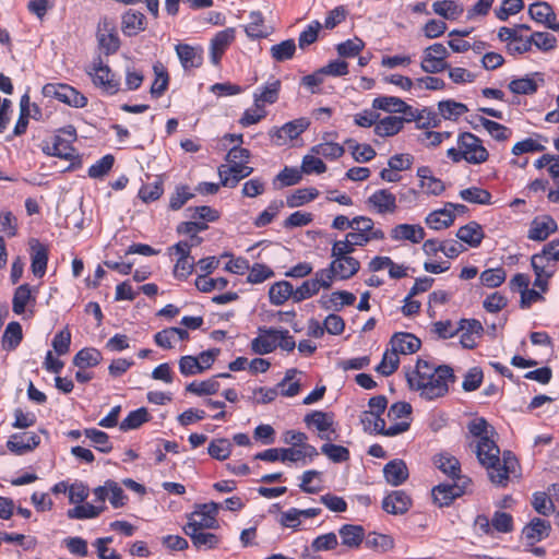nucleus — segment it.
I'll return each instance as SVG.
<instances>
[{
  "instance_id": "72a5a7b5",
  "label": "nucleus",
  "mask_w": 559,
  "mask_h": 559,
  "mask_svg": "<svg viewBox=\"0 0 559 559\" xmlns=\"http://www.w3.org/2000/svg\"><path fill=\"white\" fill-rule=\"evenodd\" d=\"M330 265L336 275V280L341 281L352 278L360 269L359 261L354 257L332 258Z\"/></svg>"
},
{
  "instance_id": "3c124183",
  "label": "nucleus",
  "mask_w": 559,
  "mask_h": 559,
  "mask_svg": "<svg viewBox=\"0 0 559 559\" xmlns=\"http://www.w3.org/2000/svg\"><path fill=\"white\" fill-rule=\"evenodd\" d=\"M250 22L246 25L245 32L252 39L263 38L269 35L264 26V17L260 11H252L249 14Z\"/></svg>"
},
{
  "instance_id": "4c0bfd02",
  "label": "nucleus",
  "mask_w": 559,
  "mask_h": 559,
  "mask_svg": "<svg viewBox=\"0 0 559 559\" xmlns=\"http://www.w3.org/2000/svg\"><path fill=\"white\" fill-rule=\"evenodd\" d=\"M405 122V117L386 116L377 121L374 133L381 138L393 136L403 129Z\"/></svg>"
},
{
  "instance_id": "de8ad7c7",
  "label": "nucleus",
  "mask_w": 559,
  "mask_h": 559,
  "mask_svg": "<svg viewBox=\"0 0 559 559\" xmlns=\"http://www.w3.org/2000/svg\"><path fill=\"white\" fill-rule=\"evenodd\" d=\"M311 153L322 156L329 160H336L342 157L345 153V148L343 145L332 142L324 141L311 147Z\"/></svg>"
},
{
  "instance_id": "864d4df0",
  "label": "nucleus",
  "mask_w": 559,
  "mask_h": 559,
  "mask_svg": "<svg viewBox=\"0 0 559 559\" xmlns=\"http://www.w3.org/2000/svg\"><path fill=\"white\" fill-rule=\"evenodd\" d=\"M456 237L471 247H477L480 243L484 234L481 227L473 222L461 227L456 233Z\"/></svg>"
},
{
  "instance_id": "473e14b6",
  "label": "nucleus",
  "mask_w": 559,
  "mask_h": 559,
  "mask_svg": "<svg viewBox=\"0 0 559 559\" xmlns=\"http://www.w3.org/2000/svg\"><path fill=\"white\" fill-rule=\"evenodd\" d=\"M121 29L126 36L132 37L145 29V16L136 10H128L121 17Z\"/></svg>"
},
{
  "instance_id": "9b49d317",
  "label": "nucleus",
  "mask_w": 559,
  "mask_h": 559,
  "mask_svg": "<svg viewBox=\"0 0 559 559\" xmlns=\"http://www.w3.org/2000/svg\"><path fill=\"white\" fill-rule=\"evenodd\" d=\"M469 481V479H463V483L452 481L437 485L431 491L433 502L439 507L449 506L455 498L465 492Z\"/></svg>"
},
{
  "instance_id": "5fc2aeb1",
  "label": "nucleus",
  "mask_w": 559,
  "mask_h": 559,
  "mask_svg": "<svg viewBox=\"0 0 559 559\" xmlns=\"http://www.w3.org/2000/svg\"><path fill=\"white\" fill-rule=\"evenodd\" d=\"M352 153L353 158L358 163H367L374 158L376 151L370 144H360L355 140L348 139L345 142Z\"/></svg>"
},
{
  "instance_id": "79ce46f5",
  "label": "nucleus",
  "mask_w": 559,
  "mask_h": 559,
  "mask_svg": "<svg viewBox=\"0 0 559 559\" xmlns=\"http://www.w3.org/2000/svg\"><path fill=\"white\" fill-rule=\"evenodd\" d=\"M106 510L105 504L79 503L67 511V516L71 520L95 519Z\"/></svg>"
},
{
  "instance_id": "ddd939ff",
  "label": "nucleus",
  "mask_w": 559,
  "mask_h": 559,
  "mask_svg": "<svg viewBox=\"0 0 559 559\" xmlns=\"http://www.w3.org/2000/svg\"><path fill=\"white\" fill-rule=\"evenodd\" d=\"M97 39L100 48L104 49L107 55L115 53L120 47V39L116 26L112 21L106 17L98 23Z\"/></svg>"
},
{
  "instance_id": "a878e982",
  "label": "nucleus",
  "mask_w": 559,
  "mask_h": 559,
  "mask_svg": "<svg viewBox=\"0 0 559 559\" xmlns=\"http://www.w3.org/2000/svg\"><path fill=\"white\" fill-rule=\"evenodd\" d=\"M277 347V329H259V335L251 341V349L258 355H266Z\"/></svg>"
},
{
  "instance_id": "423d86ee",
  "label": "nucleus",
  "mask_w": 559,
  "mask_h": 559,
  "mask_svg": "<svg viewBox=\"0 0 559 559\" xmlns=\"http://www.w3.org/2000/svg\"><path fill=\"white\" fill-rule=\"evenodd\" d=\"M87 74L92 78L93 84L106 95H115L120 91V80L104 64L100 58L93 61L87 70Z\"/></svg>"
},
{
  "instance_id": "7ed1b4c3",
  "label": "nucleus",
  "mask_w": 559,
  "mask_h": 559,
  "mask_svg": "<svg viewBox=\"0 0 559 559\" xmlns=\"http://www.w3.org/2000/svg\"><path fill=\"white\" fill-rule=\"evenodd\" d=\"M447 156L454 163L464 160L472 165H480L488 160L489 153L478 136L471 132H462L457 136L456 147H450Z\"/></svg>"
},
{
  "instance_id": "b1692460",
  "label": "nucleus",
  "mask_w": 559,
  "mask_h": 559,
  "mask_svg": "<svg viewBox=\"0 0 559 559\" xmlns=\"http://www.w3.org/2000/svg\"><path fill=\"white\" fill-rule=\"evenodd\" d=\"M175 50L185 70L199 68L203 62V49L200 46L178 44Z\"/></svg>"
},
{
  "instance_id": "6ab92c4d",
  "label": "nucleus",
  "mask_w": 559,
  "mask_h": 559,
  "mask_svg": "<svg viewBox=\"0 0 559 559\" xmlns=\"http://www.w3.org/2000/svg\"><path fill=\"white\" fill-rule=\"evenodd\" d=\"M37 289L28 284H22L16 287L12 299V311L22 316L26 313L27 307L34 308L36 305Z\"/></svg>"
},
{
  "instance_id": "c85d7f7f",
  "label": "nucleus",
  "mask_w": 559,
  "mask_h": 559,
  "mask_svg": "<svg viewBox=\"0 0 559 559\" xmlns=\"http://www.w3.org/2000/svg\"><path fill=\"white\" fill-rule=\"evenodd\" d=\"M40 443V438L34 432H24L21 435H14L12 436L8 442L7 447L8 449L17 454L22 455L26 453L27 451L33 450Z\"/></svg>"
},
{
  "instance_id": "bf43d9fd",
  "label": "nucleus",
  "mask_w": 559,
  "mask_h": 559,
  "mask_svg": "<svg viewBox=\"0 0 559 559\" xmlns=\"http://www.w3.org/2000/svg\"><path fill=\"white\" fill-rule=\"evenodd\" d=\"M353 229L367 234L374 240L384 239V233L380 228H374L373 221L367 216L354 217Z\"/></svg>"
},
{
  "instance_id": "2f4dec72",
  "label": "nucleus",
  "mask_w": 559,
  "mask_h": 559,
  "mask_svg": "<svg viewBox=\"0 0 559 559\" xmlns=\"http://www.w3.org/2000/svg\"><path fill=\"white\" fill-rule=\"evenodd\" d=\"M390 345L399 354L409 355L420 348L421 342L412 333L399 332L392 336Z\"/></svg>"
},
{
  "instance_id": "aec40b11",
  "label": "nucleus",
  "mask_w": 559,
  "mask_h": 559,
  "mask_svg": "<svg viewBox=\"0 0 559 559\" xmlns=\"http://www.w3.org/2000/svg\"><path fill=\"white\" fill-rule=\"evenodd\" d=\"M307 128V120L298 119L287 122L278 129H273L270 135L276 145H283L286 141L298 138Z\"/></svg>"
},
{
  "instance_id": "cd10ccee",
  "label": "nucleus",
  "mask_w": 559,
  "mask_h": 559,
  "mask_svg": "<svg viewBox=\"0 0 559 559\" xmlns=\"http://www.w3.org/2000/svg\"><path fill=\"white\" fill-rule=\"evenodd\" d=\"M556 230L557 223L552 217L548 215L539 216L532 221L528 230V238L531 240L543 241Z\"/></svg>"
},
{
  "instance_id": "f704fd0d",
  "label": "nucleus",
  "mask_w": 559,
  "mask_h": 559,
  "mask_svg": "<svg viewBox=\"0 0 559 559\" xmlns=\"http://www.w3.org/2000/svg\"><path fill=\"white\" fill-rule=\"evenodd\" d=\"M543 257H532L531 264L535 273L534 287L543 294L548 288V280L555 273V265L543 264Z\"/></svg>"
},
{
  "instance_id": "39448f33",
  "label": "nucleus",
  "mask_w": 559,
  "mask_h": 559,
  "mask_svg": "<svg viewBox=\"0 0 559 559\" xmlns=\"http://www.w3.org/2000/svg\"><path fill=\"white\" fill-rule=\"evenodd\" d=\"M221 504L217 502L203 503L188 514V522L183 525V530H216L219 527L217 514Z\"/></svg>"
},
{
  "instance_id": "603ef678",
  "label": "nucleus",
  "mask_w": 559,
  "mask_h": 559,
  "mask_svg": "<svg viewBox=\"0 0 559 559\" xmlns=\"http://www.w3.org/2000/svg\"><path fill=\"white\" fill-rule=\"evenodd\" d=\"M433 12L445 20H456L463 13V7L453 0H440L432 4Z\"/></svg>"
},
{
  "instance_id": "052dcab7",
  "label": "nucleus",
  "mask_w": 559,
  "mask_h": 559,
  "mask_svg": "<svg viewBox=\"0 0 559 559\" xmlns=\"http://www.w3.org/2000/svg\"><path fill=\"white\" fill-rule=\"evenodd\" d=\"M399 353L393 349L391 346L390 349H386L382 356L380 364L376 367V370L382 376L392 374L400 365Z\"/></svg>"
},
{
  "instance_id": "c9c22d12",
  "label": "nucleus",
  "mask_w": 559,
  "mask_h": 559,
  "mask_svg": "<svg viewBox=\"0 0 559 559\" xmlns=\"http://www.w3.org/2000/svg\"><path fill=\"white\" fill-rule=\"evenodd\" d=\"M183 533L191 538L192 545L197 549H215L221 543L218 535L204 532V530H183Z\"/></svg>"
},
{
  "instance_id": "412c9836",
  "label": "nucleus",
  "mask_w": 559,
  "mask_h": 559,
  "mask_svg": "<svg viewBox=\"0 0 559 559\" xmlns=\"http://www.w3.org/2000/svg\"><path fill=\"white\" fill-rule=\"evenodd\" d=\"M426 236L425 229L418 224H399L390 231V237L394 241H409L419 243Z\"/></svg>"
},
{
  "instance_id": "ea45409f",
  "label": "nucleus",
  "mask_w": 559,
  "mask_h": 559,
  "mask_svg": "<svg viewBox=\"0 0 559 559\" xmlns=\"http://www.w3.org/2000/svg\"><path fill=\"white\" fill-rule=\"evenodd\" d=\"M476 121L477 122L473 124L474 129H477L479 126L483 127L490 136L497 141H507L512 135V130L499 122L484 117H477Z\"/></svg>"
},
{
  "instance_id": "7c9ffc66",
  "label": "nucleus",
  "mask_w": 559,
  "mask_h": 559,
  "mask_svg": "<svg viewBox=\"0 0 559 559\" xmlns=\"http://www.w3.org/2000/svg\"><path fill=\"white\" fill-rule=\"evenodd\" d=\"M383 475L388 484L391 486H400L408 478V468L403 460H392L383 467Z\"/></svg>"
},
{
  "instance_id": "0e129e2a",
  "label": "nucleus",
  "mask_w": 559,
  "mask_h": 559,
  "mask_svg": "<svg viewBox=\"0 0 559 559\" xmlns=\"http://www.w3.org/2000/svg\"><path fill=\"white\" fill-rule=\"evenodd\" d=\"M231 443L226 438L214 439L207 447V453L215 460L224 461L231 454Z\"/></svg>"
},
{
  "instance_id": "f8f14e48",
  "label": "nucleus",
  "mask_w": 559,
  "mask_h": 559,
  "mask_svg": "<svg viewBox=\"0 0 559 559\" xmlns=\"http://www.w3.org/2000/svg\"><path fill=\"white\" fill-rule=\"evenodd\" d=\"M368 207L377 214H393L397 210L396 195L388 189L376 190L366 201Z\"/></svg>"
},
{
  "instance_id": "5701e85b",
  "label": "nucleus",
  "mask_w": 559,
  "mask_h": 559,
  "mask_svg": "<svg viewBox=\"0 0 559 559\" xmlns=\"http://www.w3.org/2000/svg\"><path fill=\"white\" fill-rule=\"evenodd\" d=\"M412 507V499L404 490H394L384 497L382 508L390 514H404Z\"/></svg>"
},
{
  "instance_id": "680f3d73",
  "label": "nucleus",
  "mask_w": 559,
  "mask_h": 559,
  "mask_svg": "<svg viewBox=\"0 0 559 559\" xmlns=\"http://www.w3.org/2000/svg\"><path fill=\"white\" fill-rule=\"evenodd\" d=\"M148 420L150 414L147 409L145 407H140L128 414V416L120 423V429L122 431L136 429Z\"/></svg>"
},
{
  "instance_id": "393cba45",
  "label": "nucleus",
  "mask_w": 559,
  "mask_h": 559,
  "mask_svg": "<svg viewBox=\"0 0 559 559\" xmlns=\"http://www.w3.org/2000/svg\"><path fill=\"white\" fill-rule=\"evenodd\" d=\"M31 249V269L34 276L41 278L47 270L48 263V249L45 245L39 242L37 239L29 241Z\"/></svg>"
},
{
  "instance_id": "8fccbe9b",
  "label": "nucleus",
  "mask_w": 559,
  "mask_h": 559,
  "mask_svg": "<svg viewBox=\"0 0 559 559\" xmlns=\"http://www.w3.org/2000/svg\"><path fill=\"white\" fill-rule=\"evenodd\" d=\"M155 79L151 86V95L154 98H159L168 87L169 76L167 70L160 62H156L153 66Z\"/></svg>"
},
{
  "instance_id": "f257e3e1",
  "label": "nucleus",
  "mask_w": 559,
  "mask_h": 559,
  "mask_svg": "<svg viewBox=\"0 0 559 559\" xmlns=\"http://www.w3.org/2000/svg\"><path fill=\"white\" fill-rule=\"evenodd\" d=\"M453 381L454 376L450 367L436 366L424 359H418L414 370L407 373L409 388L429 401L445 395L449 384Z\"/></svg>"
},
{
  "instance_id": "2eb2a0df",
  "label": "nucleus",
  "mask_w": 559,
  "mask_h": 559,
  "mask_svg": "<svg viewBox=\"0 0 559 559\" xmlns=\"http://www.w3.org/2000/svg\"><path fill=\"white\" fill-rule=\"evenodd\" d=\"M544 74L533 72L522 78H515L508 84L509 90L516 95H532L539 86L544 85Z\"/></svg>"
},
{
  "instance_id": "4d7b16f0",
  "label": "nucleus",
  "mask_w": 559,
  "mask_h": 559,
  "mask_svg": "<svg viewBox=\"0 0 559 559\" xmlns=\"http://www.w3.org/2000/svg\"><path fill=\"white\" fill-rule=\"evenodd\" d=\"M365 545L367 548L385 552L394 547V539L390 535L370 533L365 537Z\"/></svg>"
},
{
  "instance_id": "49530a36",
  "label": "nucleus",
  "mask_w": 559,
  "mask_h": 559,
  "mask_svg": "<svg viewBox=\"0 0 559 559\" xmlns=\"http://www.w3.org/2000/svg\"><path fill=\"white\" fill-rule=\"evenodd\" d=\"M103 359L102 353L96 348H83L73 358V365L79 369L97 366Z\"/></svg>"
},
{
  "instance_id": "a18cd8bd",
  "label": "nucleus",
  "mask_w": 559,
  "mask_h": 559,
  "mask_svg": "<svg viewBox=\"0 0 559 559\" xmlns=\"http://www.w3.org/2000/svg\"><path fill=\"white\" fill-rule=\"evenodd\" d=\"M438 110L441 117L445 120H457L461 116L468 111L465 104L455 102L453 99L441 100L438 104Z\"/></svg>"
},
{
  "instance_id": "c03bdc74",
  "label": "nucleus",
  "mask_w": 559,
  "mask_h": 559,
  "mask_svg": "<svg viewBox=\"0 0 559 559\" xmlns=\"http://www.w3.org/2000/svg\"><path fill=\"white\" fill-rule=\"evenodd\" d=\"M72 143V141L63 139L61 134H56L53 136L52 145L47 147V153L67 160H71L75 156V150L73 148Z\"/></svg>"
},
{
  "instance_id": "bb28decb",
  "label": "nucleus",
  "mask_w": 559,
  "mask_h": 559,
  "mask_svg": "<svg viewBox=\"0 0 559 559\" xmlns=\"http://www.w3.org/2000/svg\"><path fill=\"white\" fill-rule=\"evenodd\" d=\"M356 300V296L347 290H337L332 294L322 295L319 304L325 310L340 311L345 306H352Z\"/></svg>"
},
{
  "instance_id": "f3484780",
  "label": "nucleus",
  "mask_w": 559,
  "mask_h": 559,
  "mask_svg": "<svg viewBox=\"0 0 559 559\" xmlns=\"http://www.w3.org/2000/svg\"><path fill=\"white\" fill-rule=\"evenodd\" d=\"M416 176L419 179L418 187L420 192L426 195L438 197L445 190L443 181L432 175V170L428 166L417 168Z\"/></svg>"
},
{
  "instance_id": "09e8293b",
  "label": "nucleus",
  "mask_w": 559,
  "mask_h": 559,
  "mask_svg": "<svg viewBox=\"0 0 559 559\" xmlns=\"http://www.w3.org/2000/svg\"><path fill=\"white\" fill-rule=\"evenodd\" d=\"M528 13L531 17L542 24L549 27V24L556 20V15L550 4L547 2H535L530 5Z\"/></svg>"
},
{
  "instance_id": "a19ab883",
  "label": "nucleus",
  "mask_w": 559,
  "mask_h": 559,
  "mask_svg": "<svg viewBox=\"0 0 559 559\" xmlns=\"http://www.w3.org/2000/svg\"><path fill=\"white\" fill-rule=\"evenodd\" d=\"M294 287L287 281H280L274 283L269 290L270 302L274 306H282L289 298L294 300Z\"/></svg>"
},
{
  "instance_id": "774afa93",
  "label": "nucleus",
  "mask_w": 559,
  "mask_h": 559,
  "mask_svg": "<svg viewBox=\"0 0 559 559\" xmlns=\"http://www.w3.org/2000/svg\"><path fill=\"white\" fill-rule=\"evenodd\" d=\"M322 27V24L314 20L310 22L305 29L299 34L298 37V46L300 49H306L308 46L312 45L317 41L319 32Z\"/></svg>"
},
{
  "instance_id": "58836bf2",
  "label": "nucleus",
  "mask_w": 559,
  "mask_h": 559,
  "mask_svg": "<svg viewBox=\"0 0 559 559\" xmlns=\"http://www.w3.org/2000/svg\"><path fill=\"white\" fill-rule=\"evenodd\" d=\"M342 545L356 549L365 539V530L360 525L345 524L338 530Z\"/></svg>"
},
{
  "instance_id": "a211bd4d",
  "label": "nucleus",
  "mask_w": 559,
  "mask_h": 559,
  "mask_svg": "<svg viewBox=\"0 0 559 559\" xmlns=\"http://www.w3.org/2000/svg\"><path fill=\"white\" fill-rule=\"evenodd\" d=\"M483 325L475 319H462L459 322L460 342L464 348L472 349L483 334Z\"/></svg>"
},
{
  "instance_id": "6e6552de",
  "label": "nucleus",
  "mask_w": 559,
  "mask_h": 559,
  "mask_svg": "<svg viewBox=\"0 0 559 559\" xmlns=\"http://www.w3.org/2000/svg\"><path fill=\"white\" fill-rule=\"evenodd\" d=\"M43 94L46 97L56 98L74 108H83L87 105V98L68 84L48 83L44 85Z\"/></svg>"
},
{
  "instance_id": "13d9d810",
  "label": "nucleus",
  "mask_w": 559,
  "mask_h": 559,
  "mask_svg": "<svg viewBox=\"0 0 559 559\" xmlns=\"http://www.w3.org/2000/svg\"><path fill=\"white\" fill-rule=\"evenodd\" d=\"M219 382L216 377L203 381H193L186 386V390L198 396L212 395L218 392Z\"/></svg>"
},
{
  "instance_id": "f03ea898",
  "label": "nucleus",
  "mask_w": 559,
  "mask_h": 559,
  "mask_svg": "<svg viewBox=\"0 0 559 559\" xmlns=\"http://www.w3.org/2000/svg\"><path fill=\"white\" fill-rule=\"evenodd\" d=\"M475 452L479 463L486 467L490 480L498 486H506L510 474L515 473L516 457L510 451L503 452L500 457V449L490 438L477 440Z\"/></svg>"
},
{
  "instance_id": "20e7f679",
  "label": "nucleus",
  "mask_w": 559,
  "mask_h": 559,
  "mask_svg": "<svg viewBox=\"0 0 559 559\" xmlns=\"http://www.w3.org/2000/svg\"><path fill=\"white\" fill-rule=\"evenodd\" d=\"M372 108L383 110L390 114H403L407 122L416 121L421 127V122L426 109H415L406 104L402 98L396 96H378L372 100Z\"/></svg>"
},
{
  "instance_id": "37998d69",
  "label": "nucleus",
  "mask_w": 559,
  "mask_h": 559,
  "mask_svg": "<svg viewBox=\"0 0 559 559\" xmlns=\"http://www.w3.org/2000/svg\"><path fill=\"white\" fill-rule=\"evenodd\" d=\"M425 222L429 228L439 230L452 225L454 222V215L448 206H444L443 209L429 213Z\"/></svg>"
},
{
  "instance_id": "dca6fc26",
  "label": "nucleus",
  "mask_w": 559,
  "mask_h": 559,
  "mask_svg": "<svg viewBox=\"0 0 559 559\" xmlns=\"http://www.w3.org/2000/svg\"><path fill=\"white\" fill-rule=\"evenodd\" d=\"M235 28L228 27L217 32L211 39L210 58L213 64L217 66L219 63L223 55L230 46V44L235 40Z\"/></svg>"
},
{
  "instance_id": "9d476101",
  "label": "nucleus",
  "mask_w": 559,
  "mask_h": 559,
  "mask_svg": "<svg viewBox=\"0 0 559 559\" xmlns=\"http://www.w3.org/2000/svg\"><path fill=\"white\" fill-rule=\"evenodd\" d=\"M361 423L365 430L369 432H376L388 437H394L405 432L409 428V421L401 420L389 427L385 425V420L380 415L364 413Z\"/></svg>"
},
{
  "instance_id": "4468645a",
  "label": "nucleus",
  "mask_w": 559,
  "mask_h": 559,
  "mask_svg": "<svg viewBox=\"0 0 559 559\" xmlns=\"http://www.w3.org/2000/svg\"><path fill=\"white\" fill-rule=\"evenodd\" d=\"M252 171L253 168L247 166V163L222 165L218 167L221 185L224 187L234 188L241 179L250 176Z\"/></svg>"
},
{
  "instance_id": "e433bc0d",
  "label": "nucleus",
  "mask_w": 559,
  "mask_h": 559,
  "mask_svg": "<svg viewBox=\"0 0 559 559\" xmlns=\"http://www.w3.org/2000/svg\"><path fill=\"white\" fill-rule=\"evenodd\" d=\"M281 90V82L278 80H272L266 82L261 87L257 88L253 94V100L260 106L265 108V105H272L278 99Z\"/></svg>"
},
{
  "instance_id": "6e6d98bb",
  "label": "nucleus",
  "mask_w": 559,
  "mask_h": 559,
  "mask_svg": "<svg viewBox=\"0 0 559 559\" xmlns=\"http://www.w3.org/2000/svg\"><path fill=\"white\" fill-rule=\"evenodd\" d=\"M550 524L548 521L535 518L524 528V535L527 539H531L533 542L540 540L548 536Z\"/></svg>"
},
{
  "instance_id": "e2e57ef3",
  "label": "nucleus",
  "mask_w": 559,
  "mask_h": 559,
  "mask_svg": "<svg viewBox=\"0 0 559 559\" xmlns=\"http://www.w3.org/2000/svg\"><path fill=\"white\" fill-rule=\"evenodd\" d=\"M296 43L294 39H286L270 48V53L276 62H283L294 57Z\"/></svg>"
},
{
  "instance_id": "69168bd1",
  "label": "nucleus",
  "mask_w": 559,
  "mask_h": 559,
  "mask_svg": "<svg viewBox=\"0 0 559 559\" xmlns=\"http://www.w3.org/2000/svg\"><path fill=\"white\" fill-rule=\"evenodd\" d=\"M319 195V191L316 188H302L296 190L287 198V205L289 207H298L301 206L312 200H314Z\"/></svg>"
},
{
  "instance_id": "4be33fe9",
  "label": "nucleus",
  "mask_w": 559,
  "mask_h": 559,
  "mask_svg": "<svg viewBox=\"0 0 559 559\" xmlns=\"http://www.w3.org/2000/svg\"><path fill=\"white\" fill-rule=\"evenodd\" d=\"M319 455L318 450L313 445L282 448L283 463H301L307 465Z\"/></svg>"
},
{
  "instance_id": "338daca9",
  "label": "nucleus",
  "mask_w": 559,
  "mask_h": 559,
  "mask_svg": "<svg viewBox=\"0 0 559 559\" xmlns=\"http://www.w3.org/2000/svg\"><path fill=\"white\" fill-rule=\"evenodd\" d=\"M84 435L92 441V443L98 451L103 453H109L112 450V445L106 432L95 428H90L85 429Z\"/></svg>"
},
{
  "instance_id": "0eeeda50",
  "label": "nucleus",
  "mask_w": 559,
  "mask_h": 559,
  "mask_svg": "<svg viewBox=\"0 0 559 559\" xmlns=\"http://www.w3.org/2000/svg\"><path fill=\"white\" fill-rule=\"evenodd\" d=\"M304 421L308 428L314 429L318 432V437L321 440H336L337 424L334 419L333 413L323 411H312L305 416Z\"/></svg>"
},
{
  "instance_id": "1a4fd4ad",
  "label": "nucleus",
  "mask_w": 559,
  "mask_h": 559,
  "mask_svg": "<svg viewBox=\"0 0 559 559\" xmlns=\"http://www.w3.org/2000/svg\"><path fill=\"white\" fill-rule=\"evenodd\" d=\"M448 57L449 51L444 45L440 43L432 44L424 50L420 68L429 74L440 73L449 68Z\"/></svg>"
},
{
  "instance_id": "c756f323",
  "label": "nucleus",
  "mask_w": 559,
  "mask_h": 559,
  "mask_svg": "<svg viewBox=\"0 0 559 559\" xmlns=\"http://www.w3.org/2000/svg\"><path fill=\"white\" fill-rule=\"evenodd\" d=\"M433 462L436 467L450 477L452 481L463 483V479H467L461 476V466L456 457L448 453H440L435 456Z\"/></svg>"
}]
</instances>
